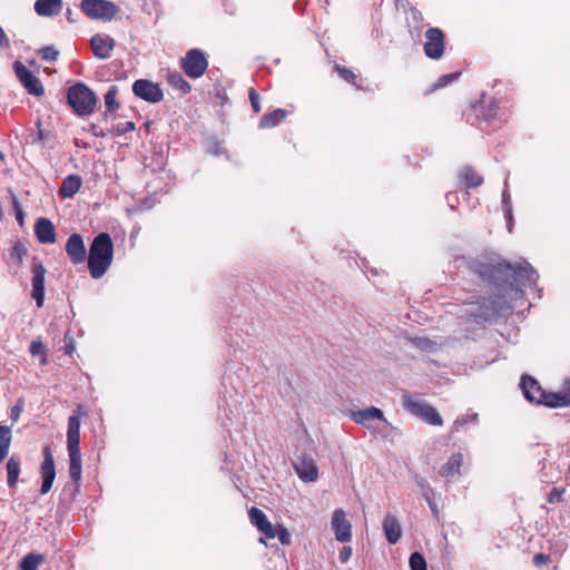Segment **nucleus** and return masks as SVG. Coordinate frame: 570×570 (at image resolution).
Instances as JSON below:
<instances>
[{"label":"nucleus","mask_w":570,"mask_h":570,"mask_svg":"<svg viewBox=\"0 0 570 570\" xmlns=\"http://www.w3.org/2000/svg\"><path fill=\"white\" fill-rule=\"evenodd\" d=\"M11 443V429L0 425V462L8 455Z\"/></svg>","instance_id":"c756f323"},{"label":"nucleus","mask_w":570,"mask_h":570,"mask_svg":"<svg viewBox=\"0 0 570 570\" xmlns=\"http://www.w3.org/2000/svg\"><path fill=\"white\" fill-rule=\"evenodd\" d=\"M35 234L41 244H53L56 242L55 226L48 218L41 217L37 219Z\"/></svg>","instance_id":"6ab92c4d"},{"label":"nucleus","mask_w":570,"mask_h":570,"mask_svg":"<svg viewBox=\"0 0 570 570\" xmlns=\"http://www.w3.org/2000/svg\"><path fill=\"white\" fill-rule=\"evenodd\" d=\"M4 160V154L0 151V161Z\"/></svg>","instance_id":"5fc2aeb1"},{"label":"nucleus","mask_w":570,"mask_h":570,"mask_svg":"<svg viewBox=\"0 0 570 570\" xmlns=\"http://www.w3.org/2000/svg\"><path fill=\"white\" fill-rule=\"evenodd\" d=\"M508 200V195L507 193L503 194V202L505 203Z\"/></svg>","instance_id":"6e6d98bb"},{"label":"nucleus","mask_w":570,"mask_h":570,"mask_svg":"<svg viewBox=\"0 0 570 570\" xmlns=\"http://www.w3.org/2000/svg\"><path fill=\"white\" fill-rule=\"evenodd\" d=\"M463 463V455L461 453L452 454L446 463L441 468L440 474L444 478H453L460 474V469Z\"/></svg>","instance_id":"393cba45"},{"label":"nucleus","mask_w":570,"mask_h":570,"mask_svg":"<svg viewBox=\"0 0 570 570\" xmlns=\"http://www.w3.org/2000/svg\"><path fill=\"white\" fill-rule=\"evenodd\" d=\"M513 275L518 282H520L524 286H532L537 283V272L532 268V266L529 263H522L517 268H512Z\"/></svg>","instance_id":"4be33fe9"},{"label":"nucleus","mask_w":570,"mask_h":570,"mask_svg":"<svg viewBox=\"0 0 570 570\" xmlns=\"http://www.w3.org/2000/svg\"><path fill=\"white\" fill-rule=\"evenodd\" d=\"M424 52L431 59H439L444 52V33L439 28H429L425 32Z\"/></svg>","instance_id":"9b49d317"},{"label":"nucleus","mask_w":570,"mask_h":570,"mask_svg":"<svg viewBox=\"0 0 570 570\" xmlns=\"http://www.w3.org/2000/svg\"><path fill=\"white\" fill-rule=\"evenodd\" d=\"M168 83L180 91L181 94H188L190 91V85L184 79L179 72H171L167 77Z\"/></svg>","instance_id":"7c9ffc66"},{"label":"nucleus","mask_w":570,"mask_h":570,"mask_svg":"<svg viewBox=\"0 0 570 570\" xmlns=\"http://www.w3.org/2000/svg\"><path fill=\"white\" fill-rule=\"evenodd\" d=\"M473 114L479 120V126L484 129L481 124H490L499 119V106L493 99H482L472 106Z\"/></svg>","instance_id":"ddd939ff"},{"label":"nucleus","mask_w":570,"mask_h":570,"mask_svg":"<svg viewBox=\"0 0 570 570\" xmlns=\"http://www.w3.org/2000/svg\"><path fill=\"white\" fill-rule=\"evenodd\" d=\"M134 129H135V125H134V122H132V121H127V122L125 124V128H124V130H122V131H128V130H134Z\"/></svg>","instance_id":"603ef678"},{"label":"nucleus","mask_w":570,"mask_h":570,"mask_svg":"<svg viewBox=\"0 0 570 570\" xmlns=\"http://www.w3.org/2000/svg\"><path fill=\"white\" fill-rule=\"evenodd\" d=\"M352 557V548L343 547L340 551L338 559L342 563H346Z\"/></svg>","instance_id":"c03bdc74"},{"label":"nucleus","mask_w":570,"mask_h":570,"mask_svg":"<svg viewBox=\"0 0 570 570\" xmlns=\"http://www.w3.org/2000/svg\"><path fill=\"white\" fill-rule=\"evenodd\" d=\"M402 406L406 412L430 425L441 426L443 424V420L439 412L417 395L404 392L402 395Z\"/></svg>","instance_id":"20e7f679"},{"label":"nucleus","mask_w":570,"mask_h":570,"mask_svg":"<svg viewBox=\"0 0 570 570\" xmlns=\"http://www.w3.org/2000/svg\"><path fill=\"white\" fill-rule=\"evenodd\" d=\"M549 561V557L543 554V553H537L534 557H533V562L535 566H541V564H544Z\"/></svg>","instance_id":"8fccbe9b"},{"label":"nucleus","mask_w":570,"mask_h":570,"mask_svg":"<svg viewBox=\"0 0 570 570\" xmlns=\"http://www.w3.org/2000/svg\"><path fill=\"white\" fill-rule=\"evenodd\" d=\"M294 469L298 478L304 482H314L318 478V468L308 455H301L294 463Z\"/></svg>","instance_id":"dca6fc26"},{"label":"nucleus","mask_w":570,"mask_h":570,"mask_svg":"<svg viewBox=\"0 0 570 570\" xmlns=\"http://www.w3.org/2000/svg\"><path fill=\"white\" fill-rule=\"evenodd\" d=\"M248 97L250 100L252 108L255 112L261 111V104H259V95L254 88H250L248 91Z\"/></svg>","instance_id":"79ce46f5"},{"label":"nucleus","mask_w":570,"mask_h":570,"mask_svg":"<svg viewBox=\"0 0 570 570\" xmlns=\"http://www.w3.org/2000/svg\"><path fill=\"white\" fill-rule=\"evenodd\" d=\"M478 419V415L476 414H472V415H462L460 417H458L454 423H453V426H452V431L453 432H459L461 430V428L466 424L468 422L470 421H476Z\"/></svg>","instance_id":"ea45409f"},{"label":"nucleus","mask_w":570,"mask_h":570,"mask_svg":"<svg viewBox=\"0 0 570 570\" xmlns=\"http://www.w3.org/2000/svg\"><path fill=\"white\" fill-rule=\"evenodd\" d=\"M67 450L70 478L78 482L81 479L82 460L80 453V417L77 414H72L68 419Z\"/></svg>","instance_id":"7ed1b4c3"},{"label":"nucleus","mask_w":570,"mask_h":570,"mask_svg":"<svg viewBox=\"0 0 570 570\" xmlns=\"http://www.w3.org/2000/svg\"><path fill=\"white\" fill-rule=\"evenodd\" d=\"M67 100L72 110L81 117L91 115L97 105L94 91L81 82L68 89Z\"/></svg>","instance_id":"39448f33"},{"label":"nucleus","mask_w":570,"mask_h":570,"mask_svg":"<svg viewBox=\"0 0 570 570\" xmlns=\"http://www.w3.org/2000/svg\"><path fill=\"white\" fill-rule=\"evenodd\" d=\"M42 456L43 461L40 466V474L42 480L40 492L42 494H47L51 490L56 478L55 460L49 445H45L42 448Z\"/></svg>","instance_id":"9d476101"},{"label":"nucleus","mask_w":570,"mask_h":570,"mask_svg":"<svg viewBox=\"0 0 570 570\" xmlns=\"http://www.w3.org/2000/svg\"><path fill=\"white\" fill-rule=\"evenodd\" d=\"M90 127H91L90 130H91L94 136H96V137H104V132L101 130H99L98 126L91 125Z\"/></svg>","instance_id":"3c124183"},{"label":"nucleus","mask_w":570,"mask_h":570,"mask_svg":"<svg viewBox=\"0 0 570 570\" xmlns=\"http://www.w3.org/2000/svg\"><path fill=\"white\" fill-rule=\"evenodd\" d=\"M32 293L31 296L36 301L37 306L41 307L45 299V275L47 273L45 266L39 262H33L32 267Z\"/></svg>","instance_id":"2eb2a0df"},{"label":"nucleus","mask_w":570,"mask_h":570,"mask_svg":"<svg viewBox=\"0 0 570 570\" xmlns=\"http://www.w3.org/2000/svg\"><path fill=\"white\" fill-rule=\"evenodd\" d=\"M66 16H67V19L69 21H71V22L73 21L72 18H71V16H72V10L71 9H67Z\"/></svg>","instance_id":"864d4df0"},{"label":"nucleus","mask_w":570,"mask_h":570,"mask_svg":"<svg viewBox=\"0 0 570 570\" xmlns=\"http://www.w3.org/2000/svg\"><path fill=\"white\" fill-rule=\"evenodd\" d=\"M350 417L358 425L366 428L372 432L379 430V425L375 422L389 424L384 413L375 406H370L363 410L352 411Z\"/></svg>","instance_id":"6e6552de"},{"label":"nucleus","mask_w":570,"mask_h":570,"mask_svg":"<svg viewBox=\"0 0 570 570\" xmlns=\"http://www.w3.org/2000/svg\"><path fill=\"white\" fill-rule=\"evenodd\" d=\"M39 55L46 61H56L59 53L53 47L47 46L39 50Z\"/></svg>","instance_id":"58836bf2"},{"label":"nucleus","mask_w":570,"mask_h":570,"mask_svg":"<svg viewBox=\"0 0 570 570\" xmlns=\"http://www.w3.org/2000/svg\"><path fill=\"white\" fill-rule=\"evenodd\" d=\"M412 343L421 351L431 352L434 351L436 344L426 337H415Z\"/></svg>","instance_id":"c9c22d12"},{"label":"nucleus","mask_w":570,"mask_h":570,"mask_svg":"<svg viewBox=\"0 0 570 570\" xmlns=\"http://www.w3.org/2000/svg\"><path fill=\"white\" fill-rule=\"evenodd\" d=\"M273 532L275 533L273 537H267L268 539L277 538L279 542L284 546L291 544L292 538L291 533L287 531V529L281 524L275 528L273 525Z\"/></svg>","instance_id":"2f4dec72"},{"label":"nucleus","mask_w":570,"mask_h":570,"mask_svg":"<svg viewBox=\"0 0 570 570\" xmlns=\"http://www.w3.org/2000/svg\"><path fill=\"white\" fill-rule=\"evenodd\" d=\"M92 53L98 59H108L115 48V40L107 35L97 33L90 39Z\"/></svg>","instance_id":"f3484780"},{"label":"nucleus","mask_w":570,"mask_h":570,"mask_svg":"<svg viewBox=\"0 0 570 570\" xmlns=\"http://www.w3.org/2000/svg\"><path fill=\"white\" fill-rule=\"evenodd\" d=\"M114 258V245L108 233L98 234L89 248L88 269L95 279L101 278L110 267Z\"/></svg>","instance_id":"f257e3e1"},{"label":"nucleus","mask_w":570,"mask_h":570,"mask_svg":"<svg viewBox=\"0 0 570 570\" xmlns=\"http://www.w3.org/2000/svg\"><path fill=\"white\" fill-rule=\"evenodd\" d=\"M409 563L411 570H426V561L420 552H413L410 556Z\"/></svg>","instance_id":"72a5a7b5"},{"label":"nucleus","mask_w":570,"mask_h":570,"mask_svg":"<svg viewBox=\"0 0 570 570\" xmlns=\"http://www.w3.org/2000/svg\"><path fill=\"white\" fill-rule=\"evenodd\" d=\"M45 562V557L38 553H28L26 554L20 563V570H38L39 567Z\"/></svg>","instance_id":"cd10ccee"},{"label":"nucleus","mask_w":570,"mask_h":570,"mask_svg":"<svg viewBox=\"0 0 570 570\" xmlns=\"http://www.w3.org/2000/svg\"><path fill=\"white\" fill-rule=\"evenodd\" d=\"M520 386L524 397L531 403L543 404L549 407H561L570 404V397L567 394L546 392L538 381L530 375L521 377Z\"/></svg>","instance_id":"f03ea898"},{"label":"nucleus","mask_w":570,"mask_h":570,"mask_svg":"<svg viewBox=\"0 0 570 570\" xmlns=\"http://www.w3.org/2000/svg\"><path fill=\"white\" fill-rule=\"evenodd\" d=\"M383 530L386 540L391 544H395L402 535V528L396 517L387 513L383 520Z\"/></svg>","instance_id":"412c9836"},{"label":"nucleus","mask_w":570,"mask_h":570,"mask_svg":"<svg viewBox=\"0 0 570 570\" xmlns=\"http://www.w3.org/2000/svg\"><path fill=\"white\" fill-rule=\"evenodd\" d=\"M22 412V404H20V401L11 407L10 411V417L13 422H17L20 417V414Z\"/></svg>","instance_id":"a18cd8bd"},{"label":"nucleus","mask_w":570,"mask_h":570,"mask_svg":"<svg viewBox=\"0 0 570 570\" xmlns=\"http://www.w3.org/2000/svg\"><path fill=\"white\" fill-rule=\"evenodd\" d=\"M7 482L10 488L16 487L20 474V461L11 456L7 462Z\"/></svg>","instance_id":"c85d7f7f"},{"label":"nucleus","mask_w":570,"mask_h":570,"mask_svg":"<svg viewBox=\"0 0 570 570\" xmlns=\"http://www.w3.org/2000/svg\"><path fill=\"white\" fill-rule=\"evenodd\" d=\"M82 185V179L78 175H69L63 178L61 186L59 188V195L62 198H71L80 189Z\"/></svg>","instance_id":"b1692460"},{"label":"nucleus","mask_w":570,"mask_h":570,"mask_svg":"<svg viewBox=\"0 0 570 570\" xmlns=\"http://www.w3.org/2000/svg\"><path fill=\"white\" fill-rule=\"evenodd\" d=\"M287 116L285 109H275L272 112L265 114L259 120V128H273L281 124Z\"/></svg>","instance_id":"a878e982"},{"label":"nucleus","mask_w":570,"mask_h":570,"mask_svg":"<svg viewBox=\"0 0 570 570\" xmlns=\"http://www.w3.org/2000/svg\"><path fill=\"white\" fill-rule=\"evenodd\" d=\"M419 484L421 485V488L423 490V495H424V498L428 501V504H429V507L431 509V512H432L433 517L435 519H439L440 511H439L438 504L433 500H431V498L429 495L430 489H425L423 480L419 481Z\"/></svg>","instance_id":"4c0bfd02"},{"label":"nucleus","mask_w":570,"mask_h":570,"mask_svg":"<svg viewBox=\"0 0 570 570\" xmlns=\"http://www.w3.org/2000/svg\"><path fill=\"white\" fill-rule=\"evenodd\" d=\"M31 355H41V364L47 363V355L43 344L40 341H32L29 347Z\"/></svg>","instance_id":"e433bc0d"},{"label":"nucleus","mask_w":570,"mask_h":570,"mask_svg":"<svg viewBox=\"0 0 570 570\" xmlns=\"http://www.w3.org/2000/svg\"><path fill=\"white\" fill-rule=\"evenodd\" d=\"M248 518L250 523L265 537H273L275 534L273 532V524L268 521L266 514L258 508H250L248 510Z\"/></svg>","instance_id":"aec40b11"},{"label":"nucleus","mask_w":570,"mask_h":570,"mask_svg":"<svg viewBox=\"0 0 570 570\" xmlns=\"http://www.w3.org/2000/svg\"><path fill=\"white\" fill-rule=\"evenodd\" d=\"M459 178L464 184L465 188L479 187L483 183V178L472 168L464 167L459 173Z\"/></svg>","instance_id":"bb28decb"},{"label":"nucleus","mask_w":570,"mask_h":570,"mask_svg":"<svg viewBox=\"0 0 570 570\" xmlns=\"http://www.w3.org/2000/svg\"><path fill=\"white\" fill-rule=\"evenodd\" d=\"M12 204H13V208L16 210V218L19 222V224L22 225V223H23V212H22V208H21L19 202L16 198H13Z\"/></svg>","instance_id":"49530a36"},{"label":"nucleus","mask_w":570,"mask_h":570,"mask_svg":"<svg viewBox=\"0 0 570 570\" xmlns=\"http://www.w3.org/2000/svg\"><path fill=\"white\" fill-rule=\"evenodd\" d=\"M62 9V0H37L35 11L40 17L57 16Z\"/></svg>","instance_id":"5701e85b"},{"label":"nucleus","mask_w":570,"mask_h":570,"mask_svg":"<svg viewBox=\"0 0 570 570\" xmlns=\"http://www.w3.org/2000/svg\"><path fill=\"white\" fill-rule=\"evenodd\" d=\"M10 47L9 38L7 37L4 30L0 26V48L8 49Z\"/></svg>","instance_id":"09e8293b"},{"label":"nucleus","mask_w":570,"mask_h":570,"mask_svg":"<svg viewBox=\"0 0 570 570\" xmlns=\"http://www.w3.org/2000/svg\"><path fill=\"white\" fill-rule=\"evenodd\" d=\"M459 75L460 73H458V72H453V73H448V75L441 76L438 79V82L434 85V89L445 87L446 85H449L450 82L455 80L459 77Z\"/></svg>","instance_id":"a19ab883"},{"label":"nucleus","mask_w":570,"mask_h":570,"mask_svg":"<svg viewBox=\"0 0 570 570\" xmlns=\"http://www.w3.org/2000/svg\"><path fill=\"white\" fill-rule=\"evenodd\" d=\"M563 492H564L563 489L553 488L549 494L548 502H550V503L561 502Z\"/></svg>","instance_id":"37998d69"},{"label":"nucleus","mask_w":570,"mask_h":570,"mask_svg":"<svg viewBox=\"0 0 570 570\" xmlns=\"http://www.w3.org/2000/svg\"><path fill=\"white\" fill-rule=\"evenodd\" d=\"M445 198H446V202H448L449 206L451 207V209H455V207L459 203L458 195L455 193H448Z\"/></svg>","instance_id":"de8ad7c7"},{"label":"nucleus","mask_w":570,"mask_h":570,"mask_svg":"<svg viewBox=\"0 0 570 570\" xmlns=\"http://www.w3.org/2000/svg\"><path fill=\"white\" fill-rule=\"evenodd\" d=\"M335 69H336L337 73L340 75L341 78H343L348 83L354 85L357 88H360L356 85L357 77H356V75L352 70H350L346 67H341V66H336Z\"/></svg>","instance_id":"f704fd0d"},{"label":"nucleus","mask_w":570,"mask_h":570,"mask_svg":"<svg viewBox=\"0 0 570 570\" xmlns=\"http://www.w3.org/2000/svg\"><path fill=\"white\" fill-rule=\"evenodd\" d=\"M105 105L108 111H115L118 108L117 104V88L115 86L110 87L109 90L106 92L105 97Z\"/></svg>","instance_id":"473e14b6"},{"label":"nucleus","mask_w":570,"mask_h":570,"mask_svg":"<svg viewBox=\"0 0 570 570\" xmlns=\"http://www.w3.org/2000/svg\"><path fill=\"white\" fill-rule=\"evenodd\" d=\"M132 91L137 97L153 104L159 102L164 98L160 87L145 79L136 80L132 85Z\"/></svg>","instance_id":"f8f14e48"},{"label":"nucleus","mask_w":570,"mask_h":570,"mask_svg":"<svg viewBox=\"0 0 570 570\" xmlns=\"http://www.w3.org/2000/svg\"><path fill=\"white\" fill-rule=\"evenodd\" d=\"M332 529L335 534V539L340 542H348L352 539V525L351 522L346 519V514L342 509H336L333 512Z\"/></svg>","instance_id":"4468645a"},{"label":"nucleus","mask_w":570,"mask_h":570,"mask_svg":"<svg viewBox=\"0 0 570 570\" xmlns=\"http://www.w3.org/2000/svg\"><path fill=\"white\" fill-rule=\"evenodd\" d=\"M180 66L189 78L197 79L206 72L208 61L199 49H190L181 59Z\"/></svg>","instance_id":"0eeeda50"},{"label":"nucleus","mask_w":570,"mask_h":570,"mask_svg":"<svg viewBox=\"0 0 570 570\" xmlns=\"http://www.w3.org/2000/svg\"><path fill=\"white\" fill-rule=\"evenodd\" d=\"M66 253L69 259L76 265L81 264L86 261L87 252L83 244V239L79 234L73 233L67 239Z\"/></svg>","instance_id":"a211bd4d"},{"label":"nucleus","mask_w":570,"mask_h":570,"mask_svg":"<svg viewBox=\"0 0 570 570\" xmlns=\"http://www.w3.org/2000/svg\"><path fill=\"white\" fill-rule=\"evenodd\" d=\"M12 67L19 82L30 95L40 97L45 94V89L40 79L22 62L14 61Z\"/></svg>","instance_id":"1a4fd4ad"},{"label":"nucleus","mask_w":570,"mask_h":570,"mask_svg":"<svg viewBox=\"0 0 570 570\" xmlns=\"http://www.w3.org/2000/svg\"><path fill=\"white\" fill-rule=\"evenodd\" d=\"M79 8L92 20L110 21L119 12L118 6L109 0H81Z\"/></svg>","instance_id":"423d86ee"}]
</instances>
